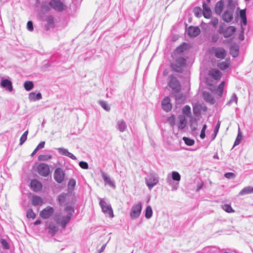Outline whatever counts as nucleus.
Listing matches in <instances>:
<instances>
[{"label":"nucleus","instance_id":"f257e3e1","mask_svg":"<svg viewBox=\"0 0 253 253\" xmlns=\"http://www.w3.org/2000/svg\"><path fill=\"white\" fill-rule=\"evenodd\" d=\"M65 210L68 211V213L66 215L62 216L61 217H55V220L57 223L60 224L63 228H65L67 224L69 222L72 216L73 212L74 211V209L71 206L66 207Z\"/></svg>","mask_w":253,"mask_h":253},{"label":"nucleus","instance_id":"f03ea898","mask_svg":"<svg viewBox=\"0 0 253 253\" xmlns=\"http://www.w3.org/2000/svg\"><path fill=\"white\" fill-rule=\"evenodd\" d=\"M98 199L102 212L105 215H108L110 218H113L114 215L111 205L103 199L98 198Z\"/></svg>","mask_w":253,"mask_h":253},{"label":"nucleus","instance_id":"7ed1b4c3","mask_svg":"<svg viewBox=\"0 0 253 253\" xmlns=\"http://www.w3.org/2000/svg\"><path fill=\"white\" fill-rule=\"evenodd\" d=\"M169 79L168 85L172 89V93H177L180 91L181 85L177 78L173 75H170Z\"/></svg>","mask_w":253,"mask_h":253},{"label":"nucleus","instance_id":"20e7f679","mask_svg":"<svg viewBox=\"0 0 253 253\" xmlns=\"http://www.w3.org/2000/svg\"><path fill=\"white\" fill-rule=\"evenodd\" d=\"M181 176L180 174L177 171H172L171 172V177L168 175L167 178V182L169 185L171 186L172 190H176L178 188V183L173 184L172 179L174 181L179 182L180 180Z\"/></svg>","mask_w":253,"mask_h":253},{"label":"nucleus","instance_id":"39448f33","mask_svg":"<svg viewBox=\"0 0 253 253\" xmlns=\"http://www.w3.org/2000/svg\"><path fill=\"white\" fill-rule=\"evenodd\" d=\"M186 60L183 57H179L177 58L175 62L171 65V67L175 72H182L183 68L186 65Z\"/></svg>","mask_w":253,"mask_h":253},{"label":"nucleus","instance_id":"423d86ee","mask_svg":"<svg viewBox=\"0 0 253 253\" xmlns=\"http://www.w3.org/2000/svg\"><path fill=\"white\" fill-rule=\"evenodd\" d=\"M142 210V204L141 202L134 204L131 208L130 212V216L132 219L137 218L140 215Z\"/></svg>","mask_w":253,"mask_h":253},{"label":"nucleus","instance_id":"0eeeda50","mask_svg":"<svg viewBox=\"0 0 253 253\" xmlns=\"http://www.w3.org/2000/svg\"><path fill=\"white\" fill-rule=\"evenodd\" d=\"M159 177L155 174H151L145 178L147 186L149 190H151L159 182Z\"/></svg>","mask_w":253,"mask_h":253},{"label":"nucleus","instance_id":"6e6552de","mask_svg":"<svg viewBox=\"0 0 253 253\" xmlns=\"http://www.w3.org/2000/svg\"><path fill=\"white\" fill-rule=\"evenodd\" d=\"M37 171L38 173L42 176H47L50 172L49 166L44 163L40 164L37 166Z\"/></svg>","mask_w":253,"mask_h":253},{"label":"nucleus","instance_id":"1a4fd4ad","mask_svg":"<svg viewBox=\"0 0 253 253\" xmlns=\"http://www.w3.org/2000/svg\"><path fill=\"white\" fill-rule=\"evenodd\" d=\"M49 5L54 10L59 12L62 11L65 7L64 3L60 0H51L49 2Z\"/></svg>","mask_w":253,"mask_h":253},{"label":"nucleus","instance_id":"9d476101","mask_svg":"<svg viewBox=\"0 0 253 253\" xmlns=\"http://www.w3.org/2000/svg\"><path fill=\"white\" fill-rule=\"evenodd\" d=\"M211 52L214 54L217 58L224 59L226 56V51L221 47H212L211 49Z\"/></svg>","mask_w":253,"mask_h":253},{"label":"nucleus","instance_id":"9b49d317","mask_svg":"<svg viewBox=\"0 0 253 253\" xmlns=\"http://www.w3.org/2000/svg\"><path fill=\"white\" fill-rule=\"evenodd\" d=\"M54 211V210L53 208L50 206H47L40 212V215L43 219H47L52 215Z\"/></svg>","mask_w":253,"mask_h":253},{"label":"nucleus","instance_id":"f8f14e48","mask_svg":"<svg viewBox=\"0 0 253 253\" xmlns=\"http://www.w3.org/2000/svg\"><path fill=\"white\" fill-rule=\"evenodd\" d=\"M54 178L55 181L58 183H61L64 181L65 173L62 169L58 168L55 170Z\"/></svg>","mask_w":253,"mask_h":253},{"label":"nucleus","instance_id":"ddd939ff","mask_svg":"<svg viewBox=\"0 0 253 253\" xmlns=\"http://www.w3.org/2000/svg\"><path fill=\"white\" fill-rule=\"evenodd\" d=\"M210 1L211 0H207V2H203V15L207 19H210L211 16V11L208 4Z\"/></svg>","mask_w":253,"mask_h":253},{"label":"nucleus","instance_id":"4468645a","mask_svg":"<svg viewBox=\"0 0 253 253\" xmlns=\"http://www.w3.org/2000/svg\"><path fill=\"white\" fill-rule=\"evenodd\" d=\"M162 109L166 112L171 110L172 105L170 103V99L169 96L165 97L162 101Z\"/></svg>","mask_w":253,"mask_h":253},{"label":"nucleus","instance_id":"2eb2a0df","mask_svg":"<svg viewBox=\"0 0 253 253\" xmlns=\"http://www.w3.org/2000/svg\"><path fill=\"white\" fill-rule=\"evenodd\" d=\"M101 174L105 184H107L113 188L116 187L114 181L112 180L107 174L103 171H101Z\"/></svg>","mask_w":253,"mask_h":253},{"label":"nucleus","instance_id":"dca6fc26","mask_svg":"<svg viewBox=\"0 0 253 253\" xmlns=\"http://www.w3.org/2000/svg\"><path fill=\"white\" fill-rule=\"evenodd\" d=\"M58 152L61 155L65 156L71 158L72 160H76L77 159L76 157L72 153L69 152L67 149L63 147H60L56 149Z\"/></svg>","mask_w":253,"mask_h":253},{"label":"nucleus","instance_id":"f3484780","mask_svg":"<svg viewBox=\"0 0 253 253\" xmlns=\"http://www.w3.org/2000/svg\"><path fill=\"white\" fill-rule=\"evenodd\" d=\"M30 187L34 191L38 192L42 189V185L41 182L38 180L33 179L31 181Z\"/></svg>","mask_w":253,"mask_h":253},{"label":"nucleus","instance_id":"a211bd4d","mask_svg":"<svg viewBox=\"0 0 253 253\" xmlns=\"http://www.w3.org/2000/svg\"><path fill=\"white\" fill-rule=\"evenodd\" d=\"M201 32V30L198 27L190 26L187 30L188 35L191 37L198 36Z\"/></svg>","mask_w":253,"mask_h":253},{"label":"nucleus","instance_id":"6ab92c4d","mask_svg":"<svg viewBox=\"0 0 253 253\" xmlns=\"http://www.w3.org/2000/svg\"><path fill=\"white\" fill-rule=\"evenodd\" d=\"M116 128L121 132H124L127 129V125L126 122L123 120H119L116 123Z\"/></svg>","mask_w":253,"mask_h":253},{"label":"nucleus","instance_id":"aec40b11","mask_svg":"<svg viewBox=\"0 0 253 253\" xmlns=\"http://www.w3.org/2000/svg\"><path fill=\"white\" fill-rule=\"evenodd\" d=\"M178 118L179 121L177 124L178 128L179 130H183L186 127L187 124L185 117L183 115H180Z\"/></svg>","mask_w":253,"mask_h":253},{"label":"nucleus","instance_id":"412c9836","mask_svg":"<svg viewBox=\"0 0 253 253\" xmlns=\"http://www.w3.org/2000/svg\"><path fill=\"white\" fill-rule=\"evenodd\" d=\"M209 75L215 80H219L222 76L221 73L217 69H212L209 71Z\"/></svg>","mask_w":253,"mask_h":253},{"label":"nucleus","instance_id":"4be33fe9","mask_svg":"<svg viewBox=\"0 0 253 253\" xmlns=\"http://www.w3.org/2000/svg\"><path fill=\"white\" fill-rule=\"evenodd\" d=\"M240 16L241 19V32L244 33V28L243 25L246 26L247 24V20L246 17V13L245 9L241 10L240 12Z\"/></svg>","mask_w":253,"mask_h":253},{"label":"nucleus","instance_id":"5701e85b","mask_svg":"<svg viewBox=\"0 0 253 253\" xmlns=\"http://www.w3.org/2000/svg\"><path fill=\"white\" fill-rule=\"evenodd\" d=\"M44 20L46 22L45 26L46 30H48L51 28H53L54 27V18L52 15L47 16Z\"/></svg>","mask_w":253,"mask_h":253},{"label":"nucleus","instance_id":"b1692460","mask_svg":"<svg viewBox=\"0 0 253 253\" xmlns=\"http://www.w3.org/2000/svg\"><path fill=\"white\" fill-rule=\"evenodd\" d=\"M236 31V28L234 26H229L226 28L223 36L224 38H229L232 36Z\"/></svg>","mask_w":253,"mask_h":253},{"label":"nucleus","instance_id":"393cba45","mask_svg":"<svg viewBox=\"0 0 253 253\" xmlns=\"http://www.w3.org/2000/svg\"><path fill=\"white\" fill-rule=\"evenodd\" d=\"M0 85L2 87L6 88L9 91H11L13 89L12 83L7 79L2 80Z\"/></svg>","mask_w":253,"mask_h":253},{"label":"nucleus","instance_id":"a878e982","mask_svg":"<svg viewBox=\"0 0 253 253\" xmlns=\"http://www.w3.org/2000/svg\"><path fill=\"white\" fill-rule=\"evenodd\" d=\"M42 98V94L40 92L36 94L34 92H30L29 94V99L31 101H36Z\"/></svg>","mask_w":253,"mask_h":253},{"label":"nucleus","instance_id":"bb28decb","mask_svg":"<svg viewBox=\"0 0 253 253\" xmlns=\"http://www.w3.org/2000/svg\"><path fill=\"white\" fill-rule=\"evenodd\" d=\"M222 19L226 22H230L233 19V13L231 11H226L222 15Z\"/></svg>","mask_w":253,"mask_h":253},{"label":"nucleus","instance_id":"cd10ccee","mask_svg":"<svg viewBox=\"0 0 253 253\" xmlns=\"http://www.w3.org/2000/svg\"><path fill=\"white\" fill-rule=\"evenodd\" d=\"M224 3L222 0L218 1L215 6L214 11L216 14L219 15L222 12L223 8Z\"/></svg>","mask_w":253,"mask_h":253},{"label":"nucleus","instance_id":"c85d7f7f","mask_svg":"<svg viewBox=\"0 0 253 253\" xmlns=\"http://www.w3.org/2000/svg\"><path fill=\"white\" fill-rule=\"evenodd\" d=\"M32 203L34 206L42 205L43 204V200L40 196H34L32 197Z\"/></svg>","mask_w":253,"mask_h":253},{"label":"nucleus","instance_id":"c756f323","mask_svg":"<svg viewBox=\"0 0 253 253\" xmlns=\"http://www.w3.org/2000/svg\"><path fill=\"white\" fill-rule=\"evenodd\" d=\"M203 97L206 101L209 102L211 104H214L215 101L212 95L209 92L206 91L204 92Z\"/></svg>","mask_w":253,"mask_h":253},{"label":"nucleus","instance_id":"7c9ffc66","mask_svg":"<svg viewBox=\"0 0 253 253\" xmlns=\"http://www.w3.org/2000/svg\"><path fill=\"white\" fill-rule=\"evenodd\" d=\"M253 193V187L251 186H247L244 188L239 193V196H243L247 194Z\"/></svg>","mask_w":253,"mask_h":253},{"label":"nucleus","instance_id":"2f4dec72","mask_svg":"<svg viewBox=\"0 0 253 253\" xmlns=\"http://www.w3.org/2000/svg\"><path fill=\"white\" fill-rule=\"evenodd\" d=\"M47 228L48 230L49 233L52 236H54L58 231L57 226L51 223L47 225Z\"/></svg>","mask_w":253,"mask_h":253},{"label":"nucleus","instance_id":"473e14b6","mask_svg":"<svg viewBox=\"0 0 253 253\" xmlns=\"http://www.w3.org/2000/svg\"><path fill=\"white\" fill-rule=\"evenodd\" d=\"M229 65H230L229 61L226 60L225 61H222V62L219 63L218 64L217 66L220 69H221L222 70H224L227 69L229 67Z\"/></svg>","mask_w":253,"mask_h":253},{"label":"nucleus","instance_id":"72a5a7b5","mask_svg":"<svg viewBox=\"0 0 253 253\" xmlns=\"http://www.w3.org/2000/svg\"><path fill=\"white\" fill-rule=\"evenodd\" d=\"M153 214V211L150 206H147L145 211V216L147 219L150 218Z\"/></svg>","mask_w":253,"mask_h":253},{"label":"nucleus","instance_id":"f704fd0d","mask_svg":"<svg viewBox=\"0 0 253 253\" xmlns=\"http://www.w3.org/2000/svg\"><path fill=\"white\" fill-rule=\"evenodd\" d=\"M198 124L196 120L191 119L190 121V127L192 131H195L197 129Z\"/></svg>","mask_w":253,"mask_h":253},{"label":"nucleus","instance_id":"c9c22d12","mask_svg":"<svg viewBox=\"0 0 253 253\" xmlns=\"http://www.w3.org/2000/svg\"><path fill=\"white\" fill-rule=\"evenodd\" d=\"M193 12L195 16L198 18L201 17L203 15V10L200 7H195L193 9Z\"/></svg>","mask_w":253,"mask_h":253},{"label":"nucleus","instance_id":"e433bc0d","mask_svg":"<svg viewBox=\"0 0 253 253\" xmlns=\"http://www.w3.org/2000/svg\"><path fill=\"white\" fill-rule=\"evenodd\" d=\"M24 87L27 91H30L33 88L34 84L31 81H26L24 84Z\"/></svg>","mask_w":253,"mask_h":253},{"label":"nucleus","instance_id":"4c0bfd02","mask_svg":"<svg viewBox=\"0 0 253 253\" xmlns=\"http://www.w3.org/2000/svg\"><path fill=\"white\" fill-rule=\"evenodd\" d=\"M100 105L106 111H109L110 110V106L108 104L106 101L100 100L99 102Z\"/></svg>","mask_w":253,"mask_h":253},{"label":"nucleus","instance_id":"58836bf2","mask_svg":"<svg viewBox=\"0 0 253 253\" xmlns=\"http://www.w3.org/2000/svg\"><path fill=\"white\" fill-rule=\"evenodd\" d=\"M182 112L183 113L188 117H190L191 115V108L188 105H185L182 108Z\"/></svg>","mask_w":253,"mask_h":253},{"label":"nucleus","instance_id":"ea45409f","mask_svg":"<svg viewBox=\"0 0 253 253\" xmlns=\"http://www.w3.org/2000/svg\"><path fill=\"white\" fill-rule=\"evenodd\" d=\"M185 143L188 146H193L195 143V141L193 139L189 138L186 137H183L182 138Z\"/></svg>","mask_w":253,"mask_h":253},{"label":"nucleus","instance_id":"a19ab883","mask_svg":"<svg viewBox=\"0 0 253 253\" xmlns=\"http://www.w3.org/2000/svg\"><path fill=\"white\" fill-rule=\"evenodd\" d=\"M52 156L50 155H40L38 157V160L40 161H46L51 159Z\"/></svg>","mask_w":253,"mask_h":253},{"label":"nucleus","instance_id":"79ce46f5","mask_svg":"<svg viewBox=\"0 0 253 253\" xmlns=\"http://www.w3.org/2000/svg\"><path fill=\"white\" fill-rule=\"evenodd\" d=\"M220 126V123L219 121H218L214 127L213 133L212 134V140L214 139L216 137L218 133Z\"/></svg>","mask_w":253,"mask_h":253},{"label":"nucleus","instance_id":"37998d69","mask_svg":"<svg viewBox=\"0 0 253 253\" xmlns=\"http://www.w3.org/2000/svg\"><path fill=\"white\" fill-rule=\"evenodd\" d=\"M234 102H235L236 104L238 102V97L237 96V95L235 93L232 94L231 98L227 103V105H230Z\"/></svg>","mask_w":253,"mask_h":253},{"label":"nucleus","instance_id":"c03bdc74","mask_svg":"<svg viewBox=\"0 0 253 253\" xmlns=\"http://www.w3.org/2000/svg\"><path fill=\"white\" fill-rule=\"evenodd\" d=\"M76 184L75 179L72 178L71 179L68 183V187L69 190H74Z\"/></svg>","mask_w":253,"mask_h":253},{"label":"nucleus","instance_id":"a18cd8bd","mask_svg":"<svg viewBox=\"0 0 253 253\" xmlns=\"http://www.w3.org/2000/svg\"><path fill=\"white\" fill-rule=\"evenodd\" d=\"M28 134V130L25 131L24 133L22 135L20 138V145H22L27 140V135Z\"/></svg>","mask_w":253,"mask_h":253},{"label":"nucleus","instance_id":"49530a36","mask_svg":"<svg viewBox=\"0 0 253 253\" xmlns=\"http://www.w3.org/2000/svg\"><path fill=\"white\" fill-rule=\"evenodd\" d=\"M222 209L228 213L233 212L234 211L232 208L231 206L228 204H225L222 207Z\"/></svg>","mask_w":253,"mask_h":253},{"label":"nucleus","instance_id":"de8ad7c7","mask_svg":"<svg viewBox=\"0 0 253 253\" xmlns=\"http://www.w3.org/2000/svg\"><path fill=\"white\" fill-rule=\"evenodd\" d=\"M242 139V136L241 132L239 130L238 135H237V138L234 142V146H235L239 145Z\"/></svg>","mask_w":253,"mask_h":253},{"label":"nucleus","instance_id":"09e8293b","mask_svg":"<svg viewBox=\"0 0 253 253\" xmlns=\"http://www.w3.org/2000/svg\"><path fill=\"white\" fill-rule=\"evenodd\" d=\"M66 194H60L58 197V201L60 205L63 204L66 200Z\"/></svg>","mask_w":253,"mask_h":253},{"label":"nucleus","instance_id":"8fccbe9b","mask_svg":"<svg viewBox=\"0 0 253 253\" xmlns=\"http://www.w3.org/2000/svg\"><path fill=\"white\" fill-rule=\"evenodd\" d=\"M27 217L28 218L34 219L36 217V214L32 209H29L27 211Z\"/></svg>","mask_w":253,"mask_h":253},{"label":"nucleus","instance_id":"3c124183","mask_svg":"<svg viewBox=\"0 0 253 253\" xmlns=\"http://www.w3.org/2000/svg\"><path fill=\"white\" fill-rule=\"evenodd\" d=\"M218 24V20L217 18H212L209 24H211L214 28H216Z\"/></svg>","mask_w":253,"mask_h":253},{"label":"nucleus","instance_id":"603ef678","mask_svg":"<svg viewBox=\"0 0 253 253\" xmlns=\"http://www.w3.org/2000/svg\"><path fill=\"white\" fill-rule=\"evenodd\" d=\"M193 113L196 115H198L201 112V107L200 106L195 105L193 108Z\"/></svg>","mask_w":253,"mask_h":253},{"label":"nucleus","instance_id":"864d4df0","mask_svg":"<svg viewBox=\"0 0 253 253\" xmlns=\"http://www.w3.org/2000/svg\"><path fill=\"white\" fill-rule=\"evenodd\" d=\"M168 122L171 127H173L175 125V118L174 116H171L168 119Z\"/></svg>","mask_w":253,"mask_h":253},{"label":"nucleus","instance_id":"5fc2aeb1","mask_svg":"<svg viewBox=\"0 0 253 253\" xmlns=\"http://www.w3.org/2000/svg\"><path fill=\"white\" fill-rule=\"evenodd\" d=\"M175 96V99L177 101H182L183 98V96L181 93H180V91L177 93H173Z\"/></svg>","mask_w":253,"mask_h":253},{"label":"nucleus","instance_id":"6e6d98bb","mask_svg":"<svg viewBox=\"0 0 253 253\" xmlns=\"http://www.w3.org/2000/svg\"><path fill=\"white\" fill-rule=\"evenodd\" d=\"M224 176L227 179H233L236 175L233 172H227L225 173Z\"/></svg>","mask_w":253,"mask_h":253},{"label":"nucleus","instance_id":"4d7b16f0","mask_svg":"<svg viewBox=\"0 0 253 253\" xmlns=\"http://www.w3.org/2000/svg\"><path fill=\"white\" fill-rule=\"evenodd\" d=\"M42 7L44 10H49L50 9V7H51L49 5V2L48 3L46 2H44L42 3Z\"/></svg>","mask_w":253,"mask_h":253},{"label":"nucleus","instance_id":"13d9d810","mask_svg":"<svg viewBox=\"0 0 253 253\" xmlns=\"http://www.w3.org/2000/svg\"><path fill=\"white\" fill-rule=\"evenodd\" d=\"M79 166L81 168L84 169H87L88 168V164L84 161H81L79 163Z\"/></svg>","mask_w":253,"mask_h":253},{"label":"nucleus","instance_id":"bf43d9fd","mask_svg":"<svg viewBox=\"0 0 253 253\" xmlns=\"http://www.w3.org/2000/svg\"><path fill=\"white\" fill-rule=\"evenodd\" d=\"M185 45H181L177 47L176 49V51L178 53H182L184 50H185Z\"/></svg>","mask_w":253,"mask_h":253},{"label":"nucleus","instance_id":"052dcab7","mask_svg":"<svg viewBox=\"0 0 253 253\" xmlns=\"http://www.w3.org/2000/svg\"><path fill=\"white\" fill-rule=\"evenodd\" d=\"M27 29L29 31H33L34 28H33V22L31 21H29L27 22Z\"/></svg>","mask_w":253,"mask_h":253},{"label":"nucleus","instance_id":"680f3d73","mask_svg":"<svg viewBox=\"0 0 253 253\" xmlns=\"http://www.w3.org/2000/svg\"><path fill=\"white\" fill-rule=\"evenodd\" d=\"M1 243L2 245L3 246V247H4V248L6 249L9 248L8 244L5 240L2 239L1 240Z\"/></svg>","mask_w":253,"mask_h":253},{"label":"nucleus","instance_id":"e2e57ef3","mask_svg":"<svg viewBox=\"0 0 253 253\" xmlns=\"http://www.w3.org/2000/svg\"><path fill=\"white\" fill-rule=\"evenodd\" d=\"M219 39V37L218 34H214L211 37V41L213 42H216Z\"/></svg>","mask_w":253,"mask_h":253},{"label":"nucleus","instance_id":"0e129e2a","mask_svg":"<svg viewBox=\"0 0 253 253\" xmlns=\"http://www.w3.org/2000/svg\"><path fill=\"white\" fill-rule=\"evenodd\" d=\"M44 145H45V142L44 141H41L38 144V145L37 146L36 148H37V149L39 150L40 149H42L44 147Z\"/></svg>","mask_w":253,"mask_h":253},{"label":"nucleus","instance_id":"69168bd1","mask_svg":"<svg viewBox=\"0 0 253 253\" xmlns=\"http://www.w3.org/2000/svg\"><path fill=\"white\" fill-rule=\"evenodd\" d=\"M225 29L226 28H224V25H220L219 28V29L218 30V32L219 33V34H224V32L225 31Z\"/></svg>","mask_w":253,"mask_h":253},{"label":"nucleus","instance_id":"338daca9","mask_svg":"<svg viewBox=\"0 0 253 253\" xmlns=\"http://www.w3.org/2000/svg\"><path fill=\"white\" fill-rule=\"evenodd\" d=\"M223 90L222 89L217 88L216 90V93L219 97H221L223 94Z\"/></svg>","mask_w":253,"mask_h":253},{"label":"nucleus","instance_id":"774afa93","mask_svg":"<svg viewBox=\"0 0 253 253\" xmlns=\"http://www.w3.org/2000/svg\"><path fill=\"white\" fill-rule=\"evenodd\" d=\"M224 82H222L218 86L217 88L218 89H222L223 90V88L224 86Z\"/></svg>","mask_w":253,"mask_h":253}]
</instances>
